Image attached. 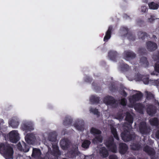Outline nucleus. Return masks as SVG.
I'll use <instances>...</instances> for the list:
<instances>
[{
    "label": "nucleus",
    "instance_id": "1",
    "mask_svg": "<svg viewBox=\"0 0 159 159\" xmlns=\"http://www.w3.org/2000/svg\"><path fill=\"white\" fill-rule=\"evenodd\" d=\"M0 153L3 154L6 159H11L13 158V149L7 144H0Z\"/></svg>",
    "mask_w": 159,
    "mask_h": 159
},
{
    "label": "nucleus",
    "instance_id": "2",
    "mask_svg": "<svg viewBox=\"0 0 159 159\" xmlns=\"http://www.w3.org/2000/svg\"><path fill=\"white\" fill-rule=\"evenodd\" d=\"M8 136L11 142L12 143H16L19 139V134L17 130H14L11 131Z\"/></svg>",
    "mask_w": 159,
    "mask_h": 159
},
{
    "label": "nucleus",
    "instance_id": "3",
    "mask_svg": "<svg viewBox=\"0 0 159 159\" xmlns=\"http://www.w3.org/2000/svg\"><path fill=\"white\" fill-rule=\"evenodd\" d=\"M105 145L109 150L114 152H116V147L113 142L112 138H110L109 139L107 140L105 142Z\"/></svg>",
    "mask_w": 159,
    "mask_h": 159
},
{
    "label": "nucleus",
    "instance_id": "4",
    "mask_svg": "<svg viewBox=\"0 0 159 159\" xmlns=\"http://www.w3.org/2000/svg\"><path fill=\"white\" fill-rule=\"evenodd\" d=\"M25 139L26 142L30 144H33L35 140L34 136L31 134H28L25 137Z\"/></svg>",
    "mask_w": 159,
    "mask_h": 159
},
{
    "label": "nucleus",
    "instance_id": "5",
    "mask_svg": "<svg viewBox=\"0 0 159 159\" xmlns=\"http://www.w3.org/2000/svg\"><path fill=\"white\" fill-rule=\"evenodd\" d=\"M142 97V94L139 92H138L133 97L129 98V100L130 102L133 103L134 101L139 100Z\"/></svg>",
    "mask_w": 159,
    "mask_h": 159
},
{
    "label": "nucleus",
    "instance_id": "6",
    "mask_svg": "<svg viewBox=\"0 0 159 159\" xmlns=\"http://www.w3.org/2000/svg\"><path fill=\"white\" fill-rule=\"evenodd\" d=\"M17 146L19 149L23 150L25 152H27L29 151V147L25 143H23V148H22V146L20 143H18Z\"/></svg>",
    "mask_w": 159,
    "mask_h": 159
},
{
    "label": "nucleus",
    "instance_id": "7",
    "mask_svg": "<svg viewBox=\"0 0 159 159\" xmlns=\"http://www.w3.org/2000/svg\"><path fill=\"white\" fill-rule=\"evenodd\" d=\"M104 102L106 104L109 105L113 103L114 99L111 96H107L104 98Z\"/></svg>",
    "mask_w": 159,
    "mask_h": 159
},
{
    "label": "nucleus",
    "instance_id": "8",
    "mask_svg": "<svg viewBox=\"0 0 159 159\" xmlns=\"http://www.w3.org/2000/svg\"><path fill=\"white\" fill-rule=\"evenodd\" d=\"M127 150L126 145L124 143H120V144L119 151L121 154H124Z\"/></svg>",
    "mask_w": 159,
    "mask_h": 159
},
{
    "label": "nucleus",
    "instance_id": "9",
    "mask_svg": "<svg viewBox=\"0 0 159 159\" xmlns=\"http://www.w3.org/2000/svg\"><path fill=\"white\" fill-rule=\"evenodd\" d=\"M112 29L111 27H109L108 30H107L105 36L104 38V41H107L111 37V31Z\"/></svg>",
    "mask_w": 159,
    "mask_h": 159
},
{
    "label": "nucleus",
    "instance_id": "10",
    "mask_svg": "<svg viewBox=\"0 0 159 159\" xmlns=\"http://www.w3.org/2000/svg\"><path fill=\"white\" fill-rule=\"evenodd\" d=\"M147 45L148 48L151 50H154L157 47L156 44L155 43L150 42L148 43Z\"/></svg>",
    "mask_w": 159,
    "mask_h": 159
},
{
    "label": "nucleus",
    "instance_id": "11",
    "mask_svg": "<svg viewBox=\"0 0 159 159\" xmlns=\"http://www.w3.org/2000/svg\"><path fill=\"white\" fill-rule=\"evenodd\" d=\"M100 153L101 156H102L103 157H106L108 155V153L107 151L106 150L105 148H102L100 149Z\"/></svg>",
    "mask_w": 159,
    "mask_h": 159
},
{
    "label": "nucleus",
    "instance_id": "12",
    "mask_svg": "<svg viewBox=\"0 0 159 159\" xmlns=\"http://www.w3.org/2000/svg\"><path fill=\"white\" fill-rule=\"evenodd\" d=\"M148 5L150 9L153 10L157 9L158 7V5L153 2L149 3Z\"/></svg>",
    "mask_w": 159,
    "mask_h": 159
},
{
    "label": "nucleus",
    "instance_id": "13",
    "mask_svg": "<svg viewBox=\"0 0 159 159\" xmlns=\"http://www.w3.org/2000/svg\"><path fill=\"white\" fill-rule=\"evenodd\" d=\"M41 153L40 150L36 148H34L32 155L34 157L39 156L41 155Z\"/></svg>",
    "mask_w": 159,
    "mask_h": 159
},
{
    "label": "nucleus",
    "instance_id": "14",
    "mask_svg": "<svg viewBox=\"0 0 159 159\" xmlns=\"http://www.w3.org/2000/svg\"><path fill=\"white\" fill-rule=\"evenodd\" d=\"M102 141V137L98 135L96 136V138L93 140V142L94 143L101 142Z\"/></svg>",
    "mask_w": 159,
    "mask_h": 159
},
{
    "label": "nucleus",
    "instance_id": "15",
    "mask_svg": "<svg viewBox=\"0 0 159 159\" xmlns=\"http://www.w3.org/2000/svg\"><path fill=\"white\" fill-rule=\"evenodd\" d=\"M91 134H98L100 133V131L95 128H92L90 130Z\"/></svg>",
    "mask_w": 159,
    "mask_h": 159
},
{
    "label": "nucleus",
    "instance_id": "16",
    "mask_svg": "<svg viewBox=\"0 0 159 159\" xmlns=\"http://www.w3.org/2000/svg\"><path fill=\"white\" fill-rule=\"evenodd\" d=\"M90 142L88 140H85L83 143L82 146L84 148H87L90 144Z\"/></svg>",
    "mask_w": 159,
    "mask_h": 159
},
{
    "label": "nucleus",
    "instance_id": "17",
    "mask_svg": "<svg viewBox=\"0 0 159 159\" xmlns=\"http://www.w3.org/2000/svg\"><path fill=\"white\" fill-rule=\"evenodd\" d=\"M111 131L112 133L114 135V137L117 139H118V138L117 137V135L116 132V129L114 128H111Z\"/></svg>",
    "mask_w": 159,
    "mask_h": 159
},
{
    "label": "nucleus",
    "instance_id": "18",
    "mask_svg": "<svg viewBox=\"0 0 159 159\" xmlns=\"http://www.w3.org/2000/svg\"><path fill=\"white\" fill-rule=\"evenodd\" d=\"M150 121L151 124L153 125H156L157 123V120L156 118L151 119Z\"/></svg>",
    "mask_w": 159,
    "mask_h": 159
},
{
    "label": "nucleus",
    "instance_id": "19",
    "mask_svg": "<svg viewBox=\"0 0 159 159\" xmlns=\"http://www.w3.org/2000/svg\"><path fill=\"white\" fill-rule=\"evenodd\" d=\"M121 136L122 138V139L125 141H127L129 140L130 139H126V137H127V136L126 135H125L124 133H123L121 134Z\"/></svg>",
    "mask_w": 159,
    "mask_h": 159
},
{
    "label": "nucleus",
    "instance_id": "20",
    "mask_svg": "<svg viewBox=\"0 0 159 159\" xmlns=\"http://www.w3.org/2000/svg\"><path fill=\"white\" fill-rule=\"evenodd\" d=\"M11 125L14 128L16 127L18 125V123L17 122H13L10 123Z\"/></svg>",
    "mask_w": 159,
    "mask_h": 159
},
{
    "label": "nucleus",
    "instance_id": "21",
    "mask_svg": "<svg viewBox=\"0 0 159 159\" xmlns=\"http://www.w3.org/2000/svg\"><path fill=\"white\" fill-rule=\"evenodd\" d=\"M126 120L130 123H132L133 122L132 118L131 116L127 115L126 118Z\"/></svg>",
    "mask_w": 159,
    "mask_h": 159
},
{
    "label": "nucleus",
    "instance_id": "22",
    "mask_svg": "<svg viewBox=\"0 0 159 159\" xmlns=\"http://www.w3.org/2000/svg\"><path fill=\"white\" fill-rule=\"evenodd\" d=\"M90 100L91 101H97L98 100V98L94 96H92L91 97Z\"/></svg>",
    "mask_w": 159,
    "mask_h": 159
},
{
    "label": "nucleus",
    "instance_id": "23",
    "mask_svg": "<svg viewBox=\"0 0 159 159\" xmlns=\"http://www.w3.org/2000/svg\"><path fill=\"white\" fill-rule=\"evenodd\" d=\"M90 111L95 114H97L98 112V110L96 109H90Z\"/></svg>",
    "mask_w": 159,
    "mask_h": 159
},
{
    "label": "nucleus",
    "instance_id": "24",
    "mask_svg": "<svg viewBox=\"0 0 159 159\" xmlns=\"http://www.w3.org/2000/svg\"><path fill=\"white\" fill-rule=\"evenodd\" d=\"M147 10V8L145 6H143L141 7V11L142 12H146Z\"/></svg>",
    "mask_w": 159,
    "mask_h": 159
},
{
    "label": "nucleus",
    "instance_id": "25",
    "mask_svg": "<svg viewBox=\"0 0 159 159\" xmlns=\"http://www.w3.org/2000/svg\"><path fill=\"white\" fill-rule=\"evenodd\" d=\"M60 144L61 146L62 147L64 146V145L66 144V143L65 141V140H62L60 143Z\"/></svg>",
    "mask_w": 159,
    "mask_h": 159
},
{
    "label": "nucleus",
    "instance_id": "26",
    "mask_svg": "<svg viewBox=\"0 0 159 159\" xmlns=\"http://www.w3.org/2000/svg\"><path fill=\"white\" fill-rule=\"evenodd\" d=\"M126 101L124 99H122L121 101V104L123 105H126Z\"/></svg>",
    "mask_w": 159,
    "mask_h": 159
},
{
    "label": "nucleus",
    "instance_id": "27",
    "mask_svg": "<svg viewBox=\"0 0 159 159\" xmlns=\"http://www.w3.org/2000/svg\"><path fill=\"white\" fill-rule=\"evenodd\" d=\"M155 70L159 72V65L158 64H157L156 65L155 67Z\"/></svg>",
    "mask_w": 159,
    "mask_h": 159
},
{
    "label": "nucleus",
    "instance_id": "28",
    "mask_svg": "<svg viewBox=\"0 0 159 159\" xmlns=\"http://www.w3.org/2000/svg\"><path fill=\"white\" fill-rule=\"evenodd\" d=\"M139 107H137V106H136L135 107V109L136 110H137V111H139V109H140L141 108L142 106L141 105H139Z\"/></svg>",
    "mask_w": 159,
    "mask_h": 159
},
{
    "label": "nucleus",
    "instance_id": "29",
    "mask_svg": "<svg viewBox=\"0 0 159 159\" xmlns=\"http://www.w3.org/2000/svg\"><path fill=\"white\" fill-rule=\"evenodd\" d=\"M110 159H117V157L115 156H112L110 157Z\"/></svg>",
    "mask_w": 159,
    "mask_h": 159
},
{
    "label": "nucleus",
    "instance_id": "30",
    "mask_svg": "<svg viewBox=\"0 0 159 159\" xmlns=\"http://www.w3.org/2000/svg\"><path fill=\"white\" fill-rule=\"evenodd\" d=\"M143 81L144 82V83L145 84H147L148 83V80L147 79H145V80L144 79H143Z\"/></svg>",
    "mask_w": 159,
    "mask_h": 159
},
{
    "label": "nucleus",
    "instance_id": "31",
    "mask_svg": "<svg viewBox=\"0 0 159 159\" xmlns=\"http://www.w3.org/2000/svg\"><path fill=\"white\" fill-rule=\"evenodd\" d=\"M156 137L157 139H159V131H157L156 133Z\"/></svg>",
    "mask_w": 159,
    "mask_h": 159
},
{
    "label": "nucleus",
    "instance_id": "32",
    "mask_svg": "<svg viewBox=\"0 0 159 159\" xmlns=\"http://www.w3.org/2000/svg\"><path fill=\"white\" fill-rule=\"evenodd\" d=\"M149 147L147 146L146 148H144V151H145L146 152H149Z\"/></svg>",
    "mask_w": 159,
    "mask_h": 159
},
{
    "label": "nucleus",
    "instance_id": "33",
    "mask_svg": "<svg viewBox=\"0 0 159 159\" xmlns=\"http://www.w3.org/2000/svg\"><path fill=\"white\" fill-rule=\"evenodd\" d=\"M74 126L76 128L79 130H81V129L80 128V127L79 125L76 126L75 125H74Z\"/></svg>",
    "mask_w": 159,
    "mask_h": 159
},
{
    "label": "nucleus",
    "instance_id": "34",
    "mask_svg": "<svg viewBox=\"0 0 159 159\" xmlns=\"http://www.w3.org/2000/svg\"><path fill=\"white\" fill-rule=\"evenodd\" d=\"M22 128L24 130H27L28 129V128L26 127V128H25L24 125H22Z\"/></svg>",
    "mask_w": 159,
    "mask_h": 159
},
{
    "label": "nucleus",
    "instance_id": "35",
    "mask_svg": "<svg viewBox=\"0 0 159 159\" xmlns=\"http://www.w3.org/2000/svg\"><path fill=\"white\" fill-rule=\"evenodd\" d=\"M114 54V52L112 51L110 52L109 53V55L111 56V55H112Z\"/></svg>",
    "mask_w": 159,
    "mask_h": 159
},
{
    "label": "nucleus",
    "instance_id": "36",
    "mask_svg": "<svg viewBox=\"0 0 159 159\" xmlns=\"http://www.w3.org/2000/svg\"><path fill=\"white\" fill-rule=\"evenodd\" d=\"M148 113L149 114V115H152V114L150 113H149V111L148 110Z\"/></svg>",
    "mask_w": 159,
    "mask_h": 159
},
{
    "label": "nucleus",
    "instance_id": "37",
    "mask_svg": "<svg viewBox=\"0 0 159 159\" xmlns=\"http://www.w3.org/2000/svg\"><path fill=\"white\" fill-rule=\"evenodd\" d=\"M123 93H124V95L125 96H126L127 95V94L125 92H124Z\"/></svg>",
    "mask_w": 159,
    "mask_h": 159
},
{
    "label": "nucleus",
    "instance_id": "38",
    "mask_svg": "<svg viewBox=\"0 0 159 159\" xmlns=\"http://www.w3.org/2000/svg\"><path fill=\"white\" fill-rule=\"evenodd\" d=\"M151 96H152V98H153V95H152V94H151Z\"/></svg>",
    "mask_w": 159,
    "mask_h": 159
},
{
    "label": "nucleus",
    "instance_id": "39",
    "mask_svg": "<svg viewBox=\"0 0 159 159\" xmlns=\"http://www.w3.org/2000/svg\"><path fill=\"white\" fill-rule=\"evenodd\" d=\"M122 118H123V117H122L121 118H120V119H121Z\"/></svg>",
    "mask_w": 159,
    "mask_h": 159
},
{
    "label": "nucleus",
    "instance_id": "40",
    "mask_svg": "<svg viewBox=\"0 0 159 159\" xmlns=\"http://www.w3.org/2000/svg\"><path fill=\"white\" fill-rule=\"evenodd\" d=\"M58 149L57 148H56V149Z\"/></svg>",
    "mask_w": 159,
    "mask_h": 159
}]
</instances>
